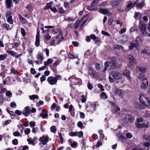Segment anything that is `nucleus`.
<instances>
[{
	"label": "nucleus",
	"mask_w": 150,
	"mask_h": 150,
	"mask_svg": "<svg viewBox=\"0 0 150 150\" xmlns=\"http://www.w3.org/2000/svg\"><path fill=\"white\" fill-rule=\"evenodd\" d=\"M140 103L142 104L145 108V106L149 105L150 102L149 99L144 94H141L139 97Z\"/></svg>",
	"instance_id": "f257e3e1"
},
{
	"label": "nucleus",
	"mask_w": 150,
	"mask_h": 150,
	"mask_svg": "<svg viewBox=\"0 0 150 150\" xmlns=\"http://www.w3.org/2000/svg\"><path fill=\"white\" fill-rule=\"evenodd\" d=\"M134 120V117L131 115H126L122 117V122L126 124H131Z\"/></svg>",
	"instance_id": "f03ea898"
},
{
	"label": "nucleus",
	"mask_w": 150,
	"mask_h": 150,
	"mask_svg": "<svg viewBox=\"0 0 150 150\" xmlns=\"http://www.w3.org/2000/svg\"><path fill=\"white\" fill-rule=\"evenodd\" d=\"M64 39L62 37L61 32H59V35L56 36L54 40L52 41L50 43V45L51 46H55L59 44V42L62 41Z\"/></svg>",
	"instance_id": "7ed1b4c3"
},
{
	"label": "nucleus",
	"mask_w": 150,
	"mask_h": 150,
	"mask_svg": "<svg viewBox=\"0 0 150 150\" xmlns=\"http://www.w3.org/2000/svg\"><path fill=\"white\" fill-rule=\"evenodd\" d=\"M112 91L114 92V95L117 98H121L123 97L124 92L122 90L115 88H113Z\"/></svg>",
	"instance_id": "20e7f679"
},
{
	"label": "nucleus",
	"mask_w": 150,
	"mask_h": 150,
	"mask_svg": "<svg viewBox=\"0 0 150 150\" xmlns=\"http://www.w3.org/2000/svg\"><path fill=\"white\" fill-rule=\"evenodd\" d=\"M87 20V18L86 16H84L79 21H76L74 24V27L76 29H77L80 23H81V27L82 28L84 24L86 22Z\"/></svg>",
	"instance_id": "39448f33"
},
{
	"label": "nucleus",
	"mask_w": 150,
	"mask_h": 150,
	"mask_svg": "<svg viewBox=\"0 0 150 150\" xmlns=\"http://www.w3.org/2000/svg\"><path fill=\"white\" fill-rule=\"evenodd\" d=\"M140 32L142 35L144 36H148L149 37H150V33H147L146 27L144 24L140 23Z\"/></svg>",
	"instance_id": "423d86ee"
},
{
	"label": "nucleus",
	"mask_w": 150,
	"mask_h": 150,
	"mask_svg": "<svg viewBox=\"0 0 150 150\" xmlns=\"http://www.w3.org/2000/svg\"><path fill=\"white\" fill-rule=\"evenodd\" d=\"M111 75L115 79H121L122 78V74L117 71H112L111 73Z\"/></svg>",
	"instance_id": "0eeeda50"
},
{
	"label": "nucleus",
	"mask_w": 150,
	"mask_h": 150,
	"mask_svg": "<svg viewBox=\"0 0 150 150\" xmlns=\"http://www.w3.org/2000/svg\"><path fill=\"white\" fill-rule=\"evenodd\" d=\"M13 13L11 11H9L6 15V17L7 18V22L10 24H12L13 23V21L12 19V15Z\"/></svg>",
	"instance_id": "6e6552de"
},
{
	"label": "nucleus",
	"mask_w": 150,
	"mask_h": 150,
	"mask_svg": "<svg viewBox=\"0 0 150 150\" xmlns=\"http://www.w3.org/2000/svg\"><path fill=\"white\" fill-rule=\"evenodd\" d=\"M117 63L115 60H112L110 63L108 62H106L104 63V65L105 67H108L110 65L111 67V68H115L116 66Z\"/></svg>",
	"instance_id": "1a4fd4ad"
},
{
	"label": "nucleus",
	"mask_w": 150,
	"mask_h": 150,
	"mask_svg": "<svg viewBox=\"0 0 150 150\" xmlns=\"http://www.w3.org/2000/svg\"><path fill=\"white\" fill-rule=\"evenodd\" d=\"M39 140L42 144L45 145L49 141V137L47 136H43L40 138Z\"/></svg>",
	"instance_id": "9d476101"
},
{
	"label": "nucleus",
	"mask_w": 150,
	"mask_h": 150,
	"mask_svg": "<svg viewBox=\"0 0 150 150\" xmlns=\"http://www.w3.org/2000/svg\"><path fill=\"white\" fill-rule=\"evenodd\" d=\"M128 58L129 61V64L130 66L134 65L136 63V60L132 56L130 55L128 56Z\"/></svg>",
	"instance_id": "9b49d317"
},
{
	"label": "nucleus",
	"mask_w": 150,
	"mask_h": 150,
	"mask_svg": "<svg viewBox=\"0 0 150 150\" xmlns=\"http://www.w3.org/2000/svg\"><path fill=\"white\" fill-rule=\"evenodd\" d=\"M135 125L138 128H147L149 126L148 122H147V124L144 123H135Z\"/></svg>",
	"instance_id": "f8f14e48"
},
{
	"label": "nucleus",
	"mask_w": 150,
	"mask_h": 150,
	"mask_svg": "<svg viewBox=\"0 0 150 150\" xmlns=\"http://www.w3.org/2000/svg\"><path fill=\"white\" fill-rule=\"evenodd\" d=\"M23 113L25 117L28 116L30 113V108L28 106L25 107L23 111Z\"/></svg>",
	"instance_id": "ddd939ff"
},
{
	"label": "nucleus",
	"mask_w": 150,
	"mask_h": 150,
	"mask_svg": "<svg viewBox=\"0 0 150 150\" xmlns=\"http://www.w3.org/2000/svg\"><path fill=\"white\" fill-rule=\"evenodd\" d=\"M47 80L49 83L51 85L55 84L57 83V81L54 77L49 76L48 77Z\"/></svg>",
	"instance_id": "4468645a"
},
{
	"label": "nucleus",
	"mask_w": 150,
	"mask_h": 150,
	"mask_svg": "<svg viewBox=\"0 0 150 150\" xmlns=\"http://www.w3.org/2000/svg\"><path fill=\"white\" fill-rule=\"evenodd\" d=\"M40 34L39 32L37 31L35 37V45L36 47L39 46L40 44Z\"/></svg>",
	"instance_id": "2eb2a0df"
},
{
	"label": "nucleus",
	"mask_w": 150,
	"mask_h": 150,
	"mask_svg": "<svg viewBox=\"0 0 150 150\" xmlns=\"http://www.w3.org/2000/svg\"><path fill=\"white\" fill-rule=\"evenodd\" d=\"M148 84V81L147 80H144V81H142L140 85V88L141 89L145 90L146 89V87Z\"/></svg>",
	"instance_id": "dca6fc26"
},
{
	"label": "nucleus",
	"mask_w": 150,
	"mask_h": 150,
	"mask_svg": "<svg viewBox=\"0 0 150 150\" xmlns=\"http://www.w3.org/2000/svg\"><path fill=\"white\" fill-rule=\"evenodd\" d=\"M88 74L93 78L96 77V73L95 70L91 68H89L88 70Z\"/></svg>",
	"instance_id": "f3484780"
},
{
	"label": "nucleus",
	"mask_w": 150,
	"mask_h": 150,
	"mask_svg": "<svg viewBox=\"0 0 150 150\" xmlns=\"http://www.w3.org/2000/svg\"><path fill=\"white\" fill-rule=\"evenodd\" d=\"M40 115L43 118H47L48 116V112L46 109L43 110Z\"/></svg>",
	"instance_id": "a211bd4d"
},
{
	"label": "nucleus",
	"mask_w": 150,
	"mask_h": 150,
	"mask_svg": "<svg viewBox=\"0 0 150 150\" xmlns=\"http://www.w3.org/2000/svg\"><path fill=\"white\" fill-rule=\"evenodd\" d=\"M99 12L102 14L108 16H110L111 14V13L109 12L107 10L105 9H100L99 10Z\"/></svg>",
	"instance_id": "6ab92c4d"
},
{
	"label": "nucleus",
	"mask_w": 150,
	"mask_h": 150,
	"mask_svg": "<svg viewBox=\"0 0 150 150\" xmlns=\"http://www.w3.org/2000/svg\"><path fill=\"white\" fill-rule=\"evenodd\" d=\"M2 27L7 31L11 30L12 28V26L11 27L7 23L3 24L2 25Z\"/></svg>",
	"instance_id": "aec40b11"
},
{
	"label": "nucleus",
	"mask_w": 150,
	"mask_h": 150,
	"mask_svg": "<svg viewBox=\"0 0 150 150\" xmlns=\"http://www.w3.org/2000/svg\"><path fill=\"white\" fill-rule=\"evenodd\" d=\"M138 78L139 80L142 81H144V80H147L144 74H140L138 76Z\"/></svg>",
	"instance_id": "412c9836"
},
{
	"label": "nucleus",
	"mask_w": 150,
	"mask_h": 150,
	"mask_svg": "<svg viewBox=\"0 0 150 150\" xmlns=\"http://www.w3.org/2000/svg\"><path fill=\"white\" fill-rule=\"evenodd\" d=\"M134 105L135 107L138 109L141 108H145L142 104H139L137 102H136L134 103Z\"/></svg>",
	"instance_id": "4be33fe9"
},
{
	"label": "nucleus",
	"mask_w": 150,
	"mask_h": 150,
	"mask_svg": "<svg viewBox=\"0 0 150 150\" xmlns=\"http://www.w3.org/2000/svg\"><path fill=\"white\" fill-rule=\"evenodd\" d=\"M19 17L21 22L23 24H26L27 23V20L25 18H23L21 15H19Z\"/></svg>",
	"instance_id": "5701e85b"
},
{
	"label": "nucleus",
	"mask_w": 150,
	"mask_h": 150,
	"mask_svg": "<svg viewBox=\"0 0 150 150\" xmlns=\"http://www.w3.org/2000/svg\"><path fill=\"white\" fill-rule=\"evenodd\" d=\"M72 81H74L75 83L81 84L82 83V81L81 79L79 78H77L73 79H72Z\"/></svg>",
	"instance_id": "b1692460"
},
{
	"label": "nucleus",
	"mask_w": 150,
	"mask_h": 150,
	"mask_svg": "<svg viewBox=\"0 0 150 150\" xmlns=\"http://www.w3.org/2000/svg\"><path fill=\"white\" fill-rule=\"evenodd\" d=\"M6 52H7L13 56H15L16 54V52L10 50H6Z\"/></svg>",
	"instance_id": "393cba45"
},
{
	"label": "nucleus",
	"mask_w": 150,
	"mask_h": 150,
	"mask_svg": "<svg viewBox=\"0 0 150 150\" xmlns=\"http://www.w3.org/2000/svg\"><path fill=\"white\" fill-rule=\"evenodd\" d=\"M135 4V3L132 4V2H129L127 6V7L128 10L130 9L134 6Z\"/></svg>",
	"instance_id": "a878e982"
},
{
	"label": "nucleus",
	"mask_w": 150,
	"mask_h": 150,
	"mask_svg": "<svg viewBox=\"0 0 150 150\" xmlns=\"http://www.w3.org/2000/svg\"><path fill=\"white\" fill-rule=\"evenodd\" d=\"M36 58L40 62L42 61L44 59L43 57L40 54H38L36 56Z\"/></svg>",
	"instance_id": "bb28decb"
},
{
	"label": "nucleus",
	"mask_w": 150,
	"mask_h": 150,
	"mask_svg": "<svg viewBox=\"0 0 150 150\" xmlns=\"http://www.w3.org/2000/svg\"><path fill=\"white\" fill-rule=\"evenodd\" d=\"M12 0H6V5L7 8L11 7Z\"/></svg>",
	"instance_id": "cd10ccee"
},
{
	"label": "nucleus",
	"mask_w": 150,
	"mask_h": 150,
	"mask_svg": "<svg viewBox=\"0 0 150 150\" xmlns=\"http://www.w3.org/2000/svg\"><path fill=\"white\" fill-rule=\"evenodd\" d=\"M29 97L31 100H33V101L35 99L39 98V96L37 95H33L29 96Z\"/></svg>",
	"instance_id": "c85d7f7f"
},
{
	"label": "nucleus",
	"mask_w": 150,
	"mask_h": 150,
	"mask_svg": "<svg viewBox=\"0 0 150 150\" xmlns=\"http://www.w3.org/2000/svg\"><path fill=\"white\" fill-rule=\"evenodd\" d=\"M141 41V39L140 38L138 37H137L136 39V43H135V47L136 48H137L138 46Z\"/></svg>",
	"instance_id": "c756f323"
},
{
	"label": "nucleus",
	"mask_w": 150,
	"mask_h": 150,
	"mask_svg": "<svg viewBox=\"0 0 150 150\" xmlns=\"http://www.w3.org/2000/svg\"><path fill=\"white\" fill-rule=\"evenodd\" d=\"M53 61V60L52 59H49L46 62H44V64L45 66H47L49 64L52 63Z\"/></svg>",
	"instance_id": "7c9ffc66"
},
{
	"label": "nucleus",
	"mask_w": 150,
	"mask_h": 150,
	"mask_svg": "<svg viewBox=\"0 0 150 150\" xmlns=\"http://www.w3.org/2000/svg\"><path fill=\"white\" fill-rule=\"evenodd\" d=\"M123 74L124 75L126 76L127 77V78L128 79H130V77L129 76V71L127 70H126L124 72Z\"/></svg>",
	"instance_id": "2f4dec72"
},
{
	"label": "nucleus",
	"mask_w": 150,
	"mask_h": 150,
	"mask_svg": "<svg viewBox=\"0 0 150 150\" xmlns=\"http://www.w3.org/2000/svg\"><path fill=\"white\" fill-rule=\"evenodd\" d=\"M136 69L142 73H144L146 71V69L141 67H137Z\"/></svg>",
	"instance_id": "473e14b6"
},
{
	"label": "nucleus",
	"mask_w": 150,
	"mask_h": 150,
	"mask_svg": "<svg viewBox=\"0 0 150 150\" xmlns=\"http://www.w3.org/2000/svg\"><path fill=\"white\" fill-rule=\"evenodd\" d=\"M26 8L27 9H28V11L30 12L33 10V8L32 5L30 4H29L27 5L26 6Z\"/></svg>",
	"instance_id": "72a5a7b5"
},
{
	"label": "nucleus",
	"mask_w": 150,
	"mask_h": 150,
	"mask_svg": "<svg viewBox=\"0 0 150 150\" xmlns=\"http://www.w3.org/2000/svg\"><path fill=\"white\" fill-rule=\"evenodd\" d=\"M52 2H50L46 4V6L44 8V9L45 10L49 8H51L52 5Z\"/></svg>",
	"instance_id": "f704fd0d"
},
{
	"label": "nucleus",
	"mask_w": 150,
	"mask_h": 150,
	"mask_svg": "<svg viewBox=\"0 0 150 150\" xmlns=\"http://www.w3.org/2000/svg\"><path fill=\"white\" fill-rule=\"evenodd\" d=\"M143 1L144 0H142L141 1V2L140 3H138L137 4V7L138 9H141L142 8L144 5Z\"/></svg>",
	"instance_id": "c9c22d12"
},
{
	"label": "nucleus",
	"mask_w": 150,
	"mask_h": 150,
	"mask_svg": "<svg viewBox=\"0 0 150 150\" xmlns=\"http://www.w3.org/2000/svg\"><path fill=\"white\" fill-rule=\"evenodd\" d=\"M98 0H95L93 1L92 3L91 4V7H94L95 6L98 4Z\"/></svg>",
	"instance_id": "e433bc0d"
},
{
	"label": "nucleus",
	"mask_w": 150,
	"mask_h": 150,
	"mask_svg": "<svg viewBox=\"0 0 150 150\" xmlns=\"http://www.w3.org/2000/svg\"><path fill=\"white\" fill-rule=\"evenodd\" d=\"M115 2L114 3L112 4L113 6H115L119 4V3L121 2L123 0H115Z\"/></svg>",
	"instance_id": "4c0bfd02"
},
{
	"label": "nucleus",
	"mask_w": 150,
	"mask_h": 150,
	"mask_svg": "<svg viewBox=\"0 0 150 150\" xmlns=\"http://www.w3.org/2000/svg\"><path fill=\"white\" fill-rule=\"evenodd\" d=\"M13 135L15 137H21V134L18 132H14L13 133Z\"/></svg>",
	"instance_id": "58836bf2"
},
{
	"label": "nucleus",
	"mask_w": 150,
	"mask_h": 150,
	"mask_svg": "<svg viewBox=\"0 0 150 150\" xmlns=\"http://www.w3.org/2000/svg\"><path fill=\"white\" fill-rule=\"evenodd\" d=\"M101 98L103 99H106L107 98V96L105 93L104 92H103L100 95Z\"/></svg>",
	"instance_id": "ea45409f"
},
{
	"label": "nucleus",
	"mask_w": 150,
	"mask_h": 150,
	"mask_svg": "<svg viewBox=\"0 0 150 150\" xmlns=\"http://www.w3.org/2000/svg\"><path fill=\"white\" fill-rule=\"evenodd\" d=\"M7 57L6 54H1L0 55V60H3L6 59Z\"/></svg>",
	"instance_id": "a19ab883"
},
{
	"label": "nucleus",
	"mask_w": 150,
	"mask_h": 150,
	"mask_svg": "<svg viewBox=\"0 0 150 150\" xmlns=\"http://www.w3.org/2000/svg\"><path fill=\"white\" fill-rule=\"evenodd\" d=\"M50 131L51 132L54 133L56 132V127L55 126H52L50 128Z\"/></svg>",
	"instance_id": "79ce46f5"
},
{
	"label": "nucleus",
	"mask_w": 150,
	"mask_h": 150,
	"mask_svg": "<svg viewBox=\"0 0 150 150\" xmlns=\"http://www.w3.org/2000/svg\"><path fill=\"white\" fill-rule=\"evenodd\" d=\"M134 17L135 19L137 18H139V19H140L141 17V15L139 12L136 13Z\"/></svg>",
	"instance_id": "37998d69"
},
{
	"label": "nucleus",
	"mask_w": 150,
	"mask_h": 150,
	"mask_svg": "<svg viewBox=\"0 0 150 150\" xmlns=\"http://www.w3.org/2000/svg\"><path fill=\"white\" fill-rule=\"evenodd\" d=\"M77 136L79 138H82L83 136V132L82 131L78 132L77 133Z\"/></svg>",
	"instance_id": "c03bdc74"
},
{
	"label": "nucleus",
	"mask_w": 150,
	"mask_h": 150,
	"mask_svg": "<svg viewBox=\"0 0 150 150\" xmlns=\"http://www.w3.org/2000/svg\"><path fill=\"white\" fill-rule=\"evenodd\" d=\"M113 109L115 110V112H117L120 110V108L118 106L114 105L113 107Z\"/></svg>",
	"instance_id": "a18cd8bd"
},
{
	"label": "nucleus",
	"mask_w": 150,
	"mask_h": 150,
	"mask_svg": "<svg viewBox=\"0 0 150 150\" xmlns=\"http://www.w3.org/2000/svg\"><path fill=\"white\" fill-rule=\"evenodd\" d=\"M30 129L29 128H26L24 130V132L27 135L29 134L30 133Z\"/></svg>",
	"instance_id": "49530a36"
},
{
	"label": "nucleus",
	"mask_w": 150,
	"mask_h": 150,
	"mask_svg": "<svg viewBox=\"0 0 150 150\" xmlns=\"http://www.w3.org/2000/svg\"><path fill=\"white\" fill-rule=\"evenodd\" d=\"M114 47L115 48L118 49H121V50H122V47L120 45H114Z\"/></svg>",
	"instance_id": "de8ad7c7"
},
{
	"label": "nucleus",
	"mask_w": 150,
	"mask_h": 150,
	"mask_svg": "<svg viewBox=\"0 0 150 150\" xmlns=\"http://www.w3.org/2000/svg\"><path fill=\"white\" fill-rule=\"evenodd\" d=\"M69 135L71 137L73 136H77V134L76 132H72L69 134Z\"/></svg>",
	"instance_id": "09e8293b"
},
{
	"label": "nucleus",
	"mask_w": 150,
	"mask_h": 150,
	"mask_svg": "<svg viewBox=\"0 0 150 150\" xmlns=\"http://www.w3.org/2000/svg\"><path fill=\"white\" fill-rule=\"evenodd\" d=\"M6 96L9 97L10 98L12 96V93L9 91H6Z\"/></svg>",
	"instance_id": "8fccbe9b"
},
{
	"label": "nucleus",
	"mask_w": 150,
	"mask_h": 150,
	"mask_svg": "<svg viewBox=\"0 0 150 150\" xmlns=\"http://www.w3.org/2000/svg\"><path fill=\"white\" fill-rule=\"evenodd\" d=\"M30 127H34L35 125V122L33 121H31L30 122Z\"/></svg>",
	"instance_id": "3c124183"
},
{
	"label": "nucleus",
	"mask_w": 150,
	"mask_h": 150,
	"mask_svg": "<svg viewBox=\"0 0 150 150\" xmlns=\"http://www.w3.org/2000/svg\"><path fill=\"white\" fill-rule=\"evenodd\" d=\"M6 71L4 70L2 72H1L0 74V75L1 77H2L3 78H4L6 75Z\"/></svg>",
	"instance_id": "603ef678"
},
{
	"label": "nucleus",
	"mask_w": 150,
	"mask_h": 150,
	"mask_svg": "<svg viewBox=\"0 0 150 150\" xmlns=\"http://www.w3.org/2000/svg\"><path fill=\"white\" fill-rule=\"evenodd\" d=\"M11 73H13L15 74H18L17 71L16 70H15L13 68H12L11 69Z\"/></svg>",
	"instance_id": "864d4df0"
},
{
	"label": "nucleus",
	"mask_w": 150,
	"mask_h": 150,
	"mask_svg": "<svg viewBox=\"0 0 150 150\" xmlns=\"http://www.w3.org/2000/svg\"><path fill=\"white\" fill-rule=\"evenodd\" d=\"M75 19L73 17H68L66 18L65 20L66 21H71L73 20H74Z\"/></svg>",
	"instance_id": "5fc2aeb1"
},
{
	"label": "nucleus",
	"mask_w": 150,
	"mask_h": 150,
	"mask_svg": "<svg viewBox=\"0 0 150 150\" xmlns=\"http://www.w3.org/2000/svg\"><path fill=\"white\" fill-rule=\"evenodd\" d=\"M50 10L54 12V13H56L57 11V10L56 8L55 7H53L50 8Z\"/></svg>",
	"instance_id": "6e6d98bb"
},
{
	"label": "nucleus",
	"mask_w": 150,
	"mask_h": 150,
	"mask_svg": "<svg viewBox=\"0 0 150 150\" xmlns=\"http://www.w3.org/2000/svg\"><path fill=\"white\" fill-rule=\"evenodd\" d=\"M10 106L11 107L15 108L16 107V105L15 103L12 102L11 103Z\"/></svg>",
	"instance_id": "4d7b16f0"
},
{
	"label": "nucleus",
	"mask_w": 150,
	"mask_h": 150,
	"mask_svg": "<svg viewBox=\"0 0 150 150\" xmlns=\"http://www.w3.org/2000/svg\"><path fill=\"white\" fill-rule=\"evenodd\" d=\"M21 32L22 35L23 36H24L25 35V33L24 28H22L21 30Z\"/></svg>",
	"instance_id": "13d9d810"
},
{
	"label": "nucleus",
	"mask_w": 150,
	"mask_h": 150,
	"mask_svg": "<svg viewBox=\"0 0 150 150\" xmlns=\"http://www.w3.org/2000/svg\"><path fill=\"white\" fill-rule=\"evenodd\" d=\"M38 131V128H33L32 132L34 134H36Z\"/></svg>",
	"instance_id": "bf43d9fd"
},
{
	"label": "nucleus",
	"mask_w": 150,
	"mask_h": 150,
	"mask_svg": "<svg viewBox=\"0 0 150 150\" xmlns=\"http://www.w3.org/2000/svg\"><path fill=\"white\" fill-rule=\"evenodd\" d=\"M51 36L49 34H47V35H45V38L46 40L47 41L49 40L51 38Z\"/></svg>",
	"instance_id": "052dcab7"
},
{
	"label": "nucleus",
	"mask_w": 150,
	"mask_h": 150,
	"mask_svg": "<svg viewBox=\"0 0 150 150\" xmlns=\"http://www.w3.org/2000/svg\"><path fill=\"white\" fill-rule=\"evenodd\" d=\"M59 12L61 14H64L65 13L62 7H60L59 9Z\"/></svg>",
	"instance_id": "680f3d73"
},
{
	"label": "nucleus",
	"mask_w": 150,
	"mask_h": 150,
	"mask_svg": "<svg viewBox=\"0 0 150 150\" xmlns=\"http://www.w3.org/2000/svg\"><path fill=\"white\" fill-rule=\"evenodd\" d=\"M87 86L88 88L90 90H91L92 88V84L90 82H88V83Z\"/></svg>",
	"instance_id": "e2e57ef3"
},
{
	"label": "nucleus",
	"mask_w": 150,
	"mask_h": 150,
	"mask_svg": "<svg viewBox=\"0 0 150 150\" xmlns=\"http://www.w3.org/2000/svg\"><path fill=\"white\" fill-rule=\"evenodd\" d=\"M77 125L79 127L81 128L83 126L82 123L81 121H79L78 122Z\"/></svg>",
	"instance_id": "0e129e2a"
},
{
	"label": "nucleus",
	"mask_w": 150,
	"mask_h": 150,
	"mask_svg": "<svg viewBox=\"0 0 150 150\" xmlns=\"http://www.w3.org/2000/svg\"><path fill=\"white\" fill-rule=\"evenodd\" d=\"M12 144L15 145H16L18 144V140L16 139H14L12 141Z\"/></svg>",
	"instance_id": "69168bd1"
},
{
	"label": "nucleus",
	"mask_w": 150,
	"mask_h": 150,
	"mask_svg": "<svg viewBox=\"0 0 150 150\" xmlns=\"http://www.w3.org/2000/svg\"><path fill=\"white\" fill-rule=\"evenodd\" d=\"M126 136L127 138L130 139L132 137V135L131 134L129 133H127L126 134Z\"/></svg>",
	"instance_id": "338daca9"
},
{
	"label": "nucleus",
	"mask_w": 150,
	"mask_h": 150,
	"mask_svg": "<svg viewBox=\"0 0 150 150\" xmlns=\"http://www.w3.org/2000/svg\"><path fill=\"white\" fill-rule=\"evenodd\" d=\"M143 121V119L142 117H139L137 120V121L136 123H139L142 122Z\"/></svg>",
	"instance_id": "774afa93"
}]
</instances>
